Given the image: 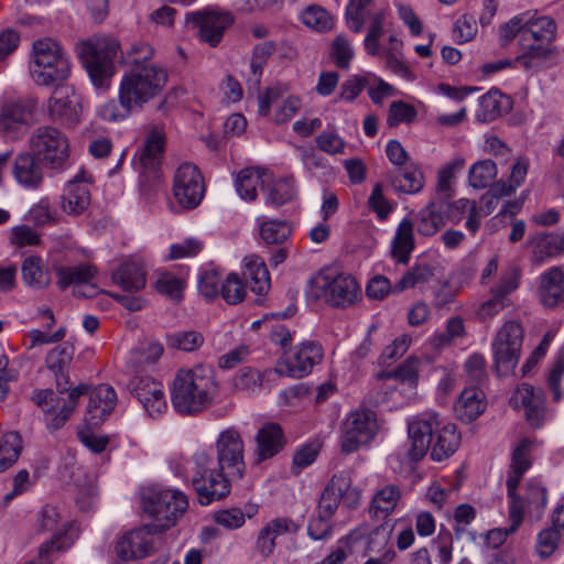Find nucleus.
I'll return each instance as SVG.
<instances>
[{"mask_svg": "<svg viewBox=\"0 0 564 564\" xmlns=\"http://www.w3.org/2000/svg\"><path fill=\"white\" fill-rule=\"evenodd\" d=\"M215 451L216 457L210 449L199 447L189 460L191 481L203 506L228 496L231 482L246 474L245 442L236 427L218 434Z\"/></svg>", "mask_w": 564, "mask_h": 564, "instance_id": "obj_1", "label": "nucleus"}, {"mask_svg": "<svg viewBox=\"0 0 564 564\" xmlns=\"http://www.w3.org/2000/svg\"><path fill=\"white\" fill-rule=\"evenodd\" d=\"M564 253V242L558 235H542L533 240L534 261L542 263L546 258Z\"/></svg>", "mask_w": 564, "mask_h": 564, "instance_id": "obj_50", "label": "nucleus"}, {"mask_svg": "<svg viewBox=\"0 0 564 564\" xmlns=\"http://www.w3.org/2000/svg\"><path fill=\"white\" fill-rule=\"evenodd\" d=\"M529 169V161L524 158H519L511 167V173L508 183L500 182L496 185L495 191L499 196H507L512 194L525 180Z\"/></svg>", "mask_w": 564, "mask_h": 564, "instance_id": "obj_56", "label": "nucleus"}, {"mask_svg": "<svg viewBox=\"0 0 564 564\" xmlns=\"http://www.w3.org/2000/svg\"><path fill=\"white\" fill-rule=\"evenodd\" d=\"M40 534L46 536L37 547V564H54L79 539L80 527L75 520L65 518L56 506L45 505L37 514Z\"/></svg>", "mask_w": 564, "mask_h": 564, "instance_id": "obj_4", "label": "nucleus"}, {"mask_svg": "<svg viewBox=\"0 0 564 564\" xmlns=\"http://www.w3.org/2000/svg\"><path fill=\"white\" fill-rule=\"evenodd\" d=\"M72 69V58L58 41L52 37L37 40V89L67 82Z\"/></svg>", "mask_w": 564, "mask_h": 564, "instance_id": "obj_9", "label": "nucleus"}, {"mask_svg": "<svg viewBox=\"0 0 564 564\" xmlns=\"http://www.w3.org/2000/svg\"><path fill=\"white\" fill-rule=\"evenodd\" d=\"M390 47H381V53L378 56H381L384 61V65L395 73L397 75L403 78L411 77V70L402 61V58L398 55V51L402 45V42L399 41L394 35L389 36Z\"/></svg>", "mask_w": 564, "mask_h": 564, "instance_id": "obj_52", "label": "nucleus"}, {"mask_svg": "<svg viewBox=\"0 0 564 564\" xmlns=\"http://www.w3.org/2000/svg\"><path fill=\"white\" fill-rule=\"evenodd\" d=\"M270 181V173L260 167L242 169L236 176L235 187L239 196L248 202L257 198V191Z\"/></svg>", "mask_w": 564, "mask_h": 564, "instance_id": "obj_36", "label": "nucleus"}, {"mask_svg": "<svg viewBox=\"0 0 564 564\" xmlns=\"http://www.w3.org/2000/svg\"><path fill=\"white\" fill-rule=\"evenodd\" d=\"M205 194L204 178L198 167L192 163L181 164L173 178V195L181 206L195 208Z\"/></svg>", "mask_w": 564, "mask_h": 564, "instance_id": "obj_17", "label": "nucleus"}, {"mask_svg": "<svg viewBox=\"0 0 564 564\" xmlns=\"http://www.w3.org/2000/svg\"><path fill=\"white\" fill-rule=\"evenodd\" d=\"M39 98L42 100V115L50 121L64 127H74L80 121V97L73 85L65 82L46 89H37Z\"/></svg>", "mask_w": 564, "mask_h": 564, "instance_id": "obj_8", "label": "nucleus"}, {"mask_svg": "<svg viewBox=\"0 0 564 564\" xmlns=\"http://www.w3.org/2000/svg\"><path fill=\"white\" fill-rule=\"evenodd\" d=\"M562 541H564V538L555 529L546 527L536 534L535 554L541 560L549 558L556 552Z\"/></svg>", "mask_w": 564, "mask_h": 564, "instance_id": "obj_54", "label": "nucleus"}, {"mask_svg": "<svg viewBox=\"0 0 564 564\" xmlns=\"http://www.w3.org/2000/svg\"><path fill=\"white\" fill-rule=\"evenodd\" d=\"M22 452V438L17 432H9L0 440V473L11 468Z\"/></svg>", "mask_w": 564, "mask_h": 564, "instance_id": "obj_48", "label": "nucleus"}, {"mask_svg": "<svg viewBox=\"0 0 564 564\" xmlns=\"http://www.w3.org/2000/svg\"><path fill=\"white\" fill-rule=\"evenodd\" d=\"M360 501V489L351 485V478L348 473L340 471L332 477L323 490L317 506V513L323 514L324 518L332 519L340 502L348 509H356Z\"/></svg>", "mask_w": 564, "mask_h": 564, "instance_id": "obj_13", "label": "nucleus"}, {"mask_svg": "<svg viewBox=\"0 0 564 564\" xmlns=\"http://www.w3.org/2000/svg\"><path fill=\"white\" fill-rule=\"evenodd\" d=\"M440 268V263L435 260L419 258L414 265L395 283L393 291L402 292L419 284L427 283L436 275Z\"/></svg>", "mask_w": 564, "mask_h": 564, "instance_id": "obj_35", "label": "nucleus"}, {"mask_svg": "<svg viewBox=\"0 0 564 564\" xmlns=\"http://www.w3.org/2000/svg\"><path fill=\"white\" fill-rule=\"evenodd\" d=\"M132 393L150 417H159L167 409L164 388L150 377H139L132 381Z\"/></svg>", "mask_w": 564, "mask_h": 564, "instance_id": "obj_21", "label": "nucleus"}, {"mask_svg": "<svg viewBox=\"0 0 564 564\" xmlns=\"http://www.w3.org/2000/svg\"><path fill=\"white\" fill-rule=\"evenodd\" d=\"M392 528L384 523L369 532L365 541V555L384 554L387 551H394L390 544Z\"/></svg>", "mask_w": 564, "mask_h": 564, "instance_id": "obj_49", "label": "nucleus"}, {"mask_svg": "<svg viewBox=\"0 0 564 564\" xmlns=\"http://www.w3.org/2000/svg\"><path fill=\"white\" fill-rule=\"evenodd\" d=\"M368 207L373 212L380 221L389 218L394 209V204L391 203L383 194V185L376 183L367 200Z\"/></svg>", "mask_w": 564, "mask_h": 564, "instance_id": "obj_59", "label": "nucleus"}, {"mask_svg": "<svg viewBox=\"0 0 564 564\" xmlns=\"http://www.w3.org/2000/svg\"><path fill=\"white\" fill-rule=\"evenodd\" d=\"M329 56L338 68L349 69L355 57V50L350 40L344 34H338L333 40Z\"/></svg>", "mask_w": 564, "mask_h": 564, "instance_id": "obj_55", "label": "nucleus"}, {"mask_svg": "<svg viewBox=\"0 0 564 564\" xmlns=\"http://www.w3.org/2000/svg\"><path fill=\"white\" fill-rule=\"evenodd\" d=\"M31 112L20 104H4L0 111V132L18 138L26 129Z\"/></svg>", "mask_w": 564, "mask_h": 564, "instance_id": "obj_40", "label": "nucleus"}, {"mask_svg": "<svg viewBox=\"0 0 564 564\" xmlns=\"http://www.w3.org/2000/svg\"><path fill=\"white\" fill-rule=\"evenodd\" d=\"M373 0H350L346 8V22L349 30L360 33L364 29L368 6Z\"/></svg>", "mask_w": 564, "mask_h": 564, "instance_id": "obj_60", "label": "nucleus"}, {"mask_svg": "<svg viewBox=\"0 0 564 564\" xmlns=\"http://www.w3.org/2000/svg\"><path fill=\"white\" fill-rule=\"evenodd\" d=\"M409 448L405 455L411 462L425 456L432 447L433 460L441 462L456 452L460 436L456 425L440 416L436 412H423L408 423Z\"/></svg>", "mask_w": 564, "mask_h": 564, "instance_id": "obj_2", "label": "nucleus"}, {"mask_svg": "<svg viewBox=\"0 0 564 564\" xmlns=\"http://www.w3.org/2000/svg\"><path fill=\"white\" fill-rule=\"evenodd\" d=\"M88 386L80 383L74 388H68L66 397L64 393H55L53 390H43L37 393V405L43 411V422L46 429L54 432L70 419L78 404L80 397L87 393Z\"/></svg>", "mask_w": 564, "mask_h": 564, "instance_id": "obj_10", "label": "nucleus"}, {"mask_svg": "<svg viewBox=\"0 0 564 564\" xmlns=\"http://www.w3.org/2000/svg\"><path fill=\"white\" fill-rule=\"evenodd\" d=\"M414 248V224L410 218H403L390 241V256L397 263L406 264Z\"/></svg>", "mask_w": 564, "mask_h": 564, "instance_id": "obj_33", "label": "nucleus"}, {"mask_svg": "<svg viewBox=\"0 0 564 564\" xmlns=\"http://www.w3.org/2000/svg\"><path fill=\"white\" fill-rule=\"evenodd\" d=\"M511 403L514 408H523L529 424L533 427H540L545 419L544 393L540 389H534L529 383L521 384L512 394Z\"/></svg>", "mask_w": 564, "mask_h": 564, "instance_id": "obj_24", "label": "nucleus"}, {"mask_svg": "<svg viewBox=\"0 0 564 564\" xmlns=\"http://www.w3.org/2000/svg\"><path fill=\"white\" fill-rule=\"evenodd\" d=\"M386 14L383 11L376 12L371 17L368 32L364 40V47L368 55L378 56L381 53L380 39L384 33Z\"/></svg>", "mask_w": 564, "mask_h": 564, "instance_id": "obj_53", "label": "nucleus"}, {"mask_svg": "<svg viewBox=\"0 0 564 564\" xmlns=\"http://www.w3.org/2000/svg\"><path fill=\"white\" fill-rule=\"evenodd\" d=\"M112 281L126 291L138 292L145 286L144 268L139 261H126L112 273Z\"/></svg>", "mask_w": 564, "mask_h": 564, "instance_id": "obj_41", "label": "nucleus"}, {"mask_svg": "<svg viewBox=\"0 0 564 564\" xmlns=\"http://www.w3.org/2000/svg\"><path fill=\"white\" fill-rule=\"evenodd\" d=\"M167 78V70L156 63L132 67L122 75L119 93L123 94L135 109H142L145 104L161 94Z\"/></svg>", "mask_w": 564, "mask_h": 564, "instance_id": "obj_7", "label": "nucleus"}, {"mask_svg": "<svg viewBox=\"0 0 564 564\" xmlns=\"http://www.w3.org/2000/svg\"><path fill=\"white\" fill-rule=\"evenodd\" d=\"M135 108L123 94L118 91V99H110L98 107L97 116L107 122H121L126 120Z\"/></svg>", "mask_w": 564, "mask_h": 564, "instance_id": "obj_45", "label": "nucleus"}, {"mask_svg": "<svg viewBox=\"0 0 564 564\" xmlns=\"http://www.w3.org/2000/svg\"><path fill=\"white\" fill-rule=\"evenodd\" d=\"M243 276L250 290L258 294H265L270 289V274L265 262L259 256L252 254L245 258Z\"/></svg>", "mask_w": 564, "mask_h": 564, "instance_id": "obj_38", "label": "nucleus"}, {"mask_svg": "<svg viewBox=\"0 0 564 564\" xmlns=\"http://www.w3.org/2000/svg\"><path fill=\"white\" fill-rule=\"evenodd\" d=\"M522 341L523 329L516 321L506 322L497 332L491 347L495 367L500 376L513 372L519 361Z\"/></svg>", "mask_w": 564, "mask_h": 564, "instance_id": "obj_11", "label": "nucleus"}, {"mask_svg": "<svg viewBox=\"0 0 564 564\" xmlns=\"http://www.w3.org/2000/svg\"><path fill=\"white\" fill-rule=\"evenodd\" d=\"M39 322L41 328H37V345L54 344L64 339L66 335L64 325H59L54 332H51V328L55 325V318L50 308L37 311Z\"/></svg>", "mask_w": 564, "mask_h": 564, "instance_id": "obj_47", "label": "nucleus"}, {"mask_svg": "<svg viewBox=\"0 0 564 564\" xmlns=\"http://www.w3.org/2000/svg\"><path fill=\"white\" fill-rule=\"evenodd\" d=\"M527 13V23L523 30L524 43L533 40L540 44L550 45L556 36V23L550 17H536L535 13Z\"/></svg>", "mask_w": 564, "mask_h": 564, "instance_id": "obj_39", "label": "nucleus"}, {"mask_svg": "<svg viewBox=\"0 0 564 564\" xmlns=\"http://www.w3.org/2000/svg\"><path fill=\"white\" fill-rule=\"evenodd\" d=\"M154 525L147 524L128 531L116 543V553L123 561L140 560L150 556L158 549L160 538Z\"/></svg>", "mask_w": 564, "mask_h": 564, "instance_id": "obj_14", "label": "nucleus"}, {"mask_svg": "<svg viewBox=\"0 0 564 564\" xmlns=\"http://www.w3.org/2000/svg\"><path fill=\"white\" fill-rule=\"evenodd\" d=\"M324 357L322 346L316 341H304L295 349L285 351L276 366L281 376L302 378L311 373Z\"/></svg>", "mask_w": 564, "mask_h": 564, "instance_id": "obj_15", "label": "nucleus"}, {"mask_svg": "<svg viewBox=\"0 0 564 564\" xmlns=\"http://www.w3.org/2000/svg\"><path fill=\"white\" fill-rule=\"evenodd\" d=\"M302 22L316 31L325 32L333 28L330 14L318 6H310L301 13Z\"/></svg>", "mask_w": 564, "mask_h": 564, "instance_id": "obj_58", "label": "nucleus"}, {"mask_svg": "<svg viewBox=\"0 0 564 564\" xmlns=\"http://www.w3.org/2000/svg\"><path fill=\"white\" fill-rule=\"evenodd\" d=\"M449 203L432 200L416 215V230L421 236L431 237L445 226L448 219Z\"/></svg>", "mask_w": 564, "mask_h": 564, "instance_id": "obj_31", "label": "nucleus"}, {"mask_svg": "<svg viewBox=\"0 0 564 564\" xmlns=\"http://www.w3.org/2000/svg\"><path fill=\"white\" fill-rule=\"evenodd\" d=\"M485 409V394L477 388L465 389L454 405L456 416L466 423L476 420Z\"/></svg>", "mask_w": 564, "mask_h": 564, "instance_id": "obj_37", "label": "nucleus"}, {"mask_svg": "<svg viewBox=\"0 0 564 564\" xmlns=\"http://www.w3.org/2000/svg\"><path fill=\"white\" fill-rule=\"evenodd\" d=\"M533 441L524 437L513 448L511 454L510 471L506 481L507 494L509 500L520 499L516 490L521 481L522 476L531 466V448Z\"/></svg>", "mask_w": 564, "mask_h": 564, "instance_id": "obj_30", "label": "nucleus"}, {"mask_svg": "<svg viewBox=\"0 0 564 564\" xmlns=\"http://www.w3.org/2000/svg\"><path fill=\"white\" fill-rule=\"evenodd\" d=\"M391 185L399 193L416 194L424 186V176L415 165L410 164L392 175Z\"/></svg>", "mask_w": 564, "mask_h": 564, "instance_id": "obj_44", "label": "nucleus"}, {"mask_svg": "<svg viewBox=\"0 0 564 564\" xmlns=\"http://www.w3.org/2000/svg\"><path fill=\"white\" fill-rule=\"evenodd\" d=\"M276 51V43L271 40L263 41L254 45L250 62L252 74L259 79L262 75L263 67L267 65L269 58Z\"/></svg>", "mask_w": 564, "mask_h": 564, "instance_id": "obj_62", "label": "nucleus"}, {"mask_svg": "<svg viewBox=\"0 0 564 564\" xmlns=\"http://www.w3.org/2000/svg\"><path fill=\"white\" fill-rule=\"evenodd\" d=\"M218 394L214 369L207 365L177 370L171 387V401L180 414H197L212 405Z\"/></svg>", "mask_w": 564, "mask_h": 564, "instance_id": "obj_3", "label": "nucleus"}, {"mask_svg": "<svg viewBox=\"0 0 564 564\" xmlns=\"http://www.w3.org/2000/svg\"><path fill=\"white\" fill-rule=\"evenodd\" d=\"M314 284L316 296L334 307H348L361 296L359 284L349 274L321 273Z\"/></svg>", "mask_w": 564, "mask_h": 564, "instance_id": "obj_12", "label": "nucleus"}, {"mask_svg": "<svg viewBox=\"0 0 564 564\" xmlns=\"http://www.w3.org/2000/svg\"><path fill=\"white\" fill-rule=\"evenodd\" d=\"M203 343V335L195 330L178 332L167 336V344L172 348L187 352L197 350Z\"/></svg>", "mask_w": 564, "mask_h": 564, "instance_id": "obj_64", "label": "nucleus"}, {"mask_svg": "<svg viewBox=\"0 0 564 564\" xmlns=\"http://www.w3.org/2000/svg\"><path fill=\"white\" fill-rule=\"evenodd\" d=\"M510 525L505 529H494L486 534V543L492 549L502 545L509 534H513L523 521V502L521 499H513L509 502Z\"/></svg>", "mask_w": 564, "mask_h": 564, "instance_id": "obj_43", "label": "nucleus"}, {"mask_svg": "<svg viewBox=\"0 0 564 564\" xmlns=\"http://www.w3.org/2000/svg\"><path fill=\"white\" fill-rule=\"evenodd\" d=\"M165 150V132L162 127L151 126L147 129L143 144L137 154L138 164L143 170L155 171Z\"/></svg>", "mask_w": 564, "mask_h": 564, "instance_id": "obj_28", "label": "nucleus"}, {"mask_svg": "<svg viewBox=\"0 0 564 564\" xmlns=\"http://www.w3.org/2000/svg\"><path fill=\"white\" fill-rule=\"evenodd\" d=\"M265 193V204L271 206H281L292 200L296 195V187L293 178H279L269 181Z\"/></svg>", "mask_w": 564, "mask_h": 564, "instance_id": "obj_46", "label": "nucleus"}, {"mask_svg": "<svg viewBox=\"0 0 564 564\" xmlns=\"http://www.w3.org/2000/svg\"><path fill=\"white\" fill-rule=\"evenodd\" d=\"M88 405L84 416L86 424L98 425L106 420L117 403V393L109 384H99L87 390Z\"/></svg>", "mask_w": 564, "mask_h": 564, "instance_id": "obj_25", "label": "nucleus"}, {"mask_svg": "<svg viewBox=\"0 0 564 564\" xmlns=\"http://www.w3.org/2000/svg\"><path fill=\"white\" fill-rule=\"evenodd\" d=\"M523 47L524 52L516 57L514 64L530 75L550 68L557 63L558 52L554 46L525 44Z\"/></svg>", "mask_w": 564, "mask_h": 564, "instance_id": "obj_26", "label": "nucleus"}, {"mask_svg": "<svg viewBox=\"0 0 564 564\" xmlns=\"http://www.w3.org/2000/svg\"><path fill=\"white\" fill-rule=\"evenodd\" d=\"M140 501L143 512L153 519V528L162 531L173 527L188 507L184 492L160 485L144 487Z\"/></svg>", "mask_w": 564, "mask_h": 564, "instance_id": "obj_6", "label": "nucleus"}, {"mask_svg": "<svg viewBox=\"0 0 564 564\" xmlns=\"http://www.w3.org/2000/svg\"><path fill=\"white\" fill-rule=\"evenodd\" d=\"M96 268L91 264H79L57 270V284L61 289L74 285V294L91 297L98 293V288L90 281L96 275Z\"/></svg>", "mask_w": 564, "mask_h": 564, "instance_id": "obj_23", "label": "nucleus"}, {"mask_svg": "<svg viewBox=\"0 0 564 564\" xmlns=\"http://www.w3.org/2000/svg\"><path fill=\"white\" fill-rule=\"evenodd\" d=\"M377 430L373 412L369 410L351 412L344 424L340 440L341 449L345 453L356 452L375 437Z\"/></svg>", "mask_w": 564, "mask_h": 564, "instance_id": "obj_19", "label": "nucleus"}, {"mask_svg": "<svg viewBox=\"0 0 564 564\" xmlns=\"http://www.w3.org/2000/svg\"><path fill=\"white\" fill-rule=\"evenodd\" d=\"M73 354V347L64 345L53 348L46 356V366L55 377L56 389L59 393H65L70 388L67 369Z\"/></svg>", "mask_w": 564, "mask_h": 564, "instance_id": "obj_34", "label": "nucleus"}, {"mask_svg": "<svg viewBox=\"0 0 564 564\" xmlns=\"http://www.w3.org/2000/svg\"><path fill=\"white\" fill-rule=\"evenodd\" d=\"M119 50V41L106 34H97L76 43L77 57L95 88L109 89L116 73L115 59Z\"/></svg>", "mask_w": 564, "mask_h": 564, "instance_id": "obj_5", "label": "nucleus"}, {"mask_svg": "<svg viewBox=\"0 0 564 564\" xmlns=\"http://www.w3.org/2000/svg\"><path fill=\"white\" fill-rule=\"evenodd\" d=\"M154 288L158 293L178 301L182 297L184 282L174 273L163 272L159 274Z\"/></svg>", "mask_w": 564, "mask_h": 564, "instance_id": "obj_63", "label": "nucleus"}, {"mask_svg": "<svg viewBox=\"0 0 564 564\" xmlns=\"http://www.w3.org/2000/svg\"><path fill=\"white\" fill-rule=\"evenodd\" d=\"M520 284V272L516 268H509L502 272L498 282L490 289L488 300L481 302L475 313L480 321L492 319L511 302L509 295L514 292Z\"/></svg>", "mask_w": 564, "mask_h": 564, "instance_id": "obj_18", "label": "nucleus"}, {"mask_svg": "<svg viewBox=\"0 0 564 564\" xmlns=\"http://www.w3.org/2000/svg\"><path fill=\"white\" fill-rule=\"evenodd\" d=\"M93 182V176L83 167L69 180L62 195V209L69 215L82 214L90 204V192L88 184Z\"/></svg>", "mask_w": 564, "mask_h": 564, "instance_id": "obj_22", "label": "nucleus"}, {"mask_svg": "<svg viewBox=\"0 0 564 564\" xmlns=\"http://www.w3.org/2000/svg\"><path fill=\"white\" fill-rule=\"evenodd\" d=\"M15 180L26 187L35 184V155L32 153H21L17 156L13 167Z\"/></svg>", "mask_w": 564, "mask_h": 564, "instance_id": "obj_57", "label": "nucleus"}, {"mask_svg": "<svg viewBox=\"0 0 564 564\" xmlns=\"http://www.w3.org/2000/svg\"><path fill=\"white\" fill-rule=\"evenodd\" d=\"M67 138L56 128H45L37 133V163L42 166L62 171L69 156Z\"/></svg>", "mask_w": 564, "mask_h": 564, "instance_id": "obj_20", "label": "nucleus"}, {"mask_svg": "<svg viewBox=\"0 0 564 564\" xmlns=\"http://www.w3.org/2000/svg\"><path fill=\"white\" fill-rule=\"evenodd\" d=\"M401 499V491L397 485H386L372 497L369 512L377 519H387L397 508Z\"/></svg>", "mask_w": 564, "mask_h": 564, "instance_id": "obj_42", "label": "nucleus"}, {"mask_svg": "<svg viewBox=\"0 0 564 564\" xmlns=\"http://www.w3.org/2000/svg\"><path fill=\"white\" fill-rule=\"evenodd\" d=\"M538 299L546 308L564 305V270L562 267H552L540 274Z\"/></svg>", "mask_w": 564, "mask_h": 564, "instance_id": "obj_27", "label": "nucleus"}, {"mask_svg": "<svg viewBox=\"0 0 564 564\" xmlns=\"http://www.w3.org/2000/svg\"><path fill=\"white\" fill-rule=\"evenodd\" d=\"M299 525L289 518H274L259 531L256 550L264 558L271 556L275 549V540L285 534L296 533Z\"/></svg>", "mask_w": 564, "mask_h": 564, "instance_id": "obj_29", "label": "nucleus"}, {"mask_svg": "<svg viewBox=\"0 0 564 564\" xmlns=\"http://www.w3.org/2000/svg\"><path fill=\"white\" fill-rule=\"evenodd\" d=\"M497 176L496 163L491 160H481L471 165L468 173V183L477 189L489 186Z\"/></svg>", "mask_w": 564, "mask_h": 564, "instance_id": "obj_51", "label": "nucleus"}, {"mask_svg": "<svg viewBox=\"0 0 564 564\" xmlns=\"http://www.w3.org/2000/svg\"><path fill=\"white\" fill-rule=\"evenodd\" d=\"M256 463L270 459L280 453L284 446V435L276 423H265L256 434Z\"/></svg>", "mask_w": 564, "mask_h": 564, "instance_id": "obj_32", "label": "nucleus"}, {"mask_svg": "<svg viewBox=\"0 0 564 564\" xmlns=\"http://www.w3.org/2000/svg\"><path fill=\"white\" fill-rule=\"evenodd\" d=\"M186 22L198 30L202 42L216 47L221 42L226 30L234 24L235 17L229 11L206 10L188 13Z\"/></svg>", "mask_w": 564, "mask_h": 564, "instance_id": "obj_16", "label": "nucleus"}, {"mask_svg": "<svg viewBox=\"0 0 564 564\" xmlns=\"http://www.w3.org/2000/svg\"><path fill=\"white\" fill-rule=\"evenodd\" d=\"M260 235L267 243H282L290 237L291 227L284 220H267L261 224Z\"/></svg>", "mask_w": 564, "mask_h": 564, "instance_id": "obj_61", "label": "nucleus"}]
</instances>
